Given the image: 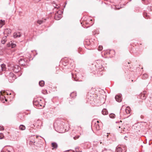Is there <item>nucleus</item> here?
I'll return each instance as SVG.
<instances>
[{
    "instance_id": "obj_35",
    "label": "nucleus",
    "mask_w": 152,
    "mask_h": 152,
    "mask_svg": "<svg viewBox=\"0 0 152 152\" xmlns=\"http://www.w3.org/2000/svg\"><path fill=\"white\" fill-rule=\"evenodd\" d=\"M4 137L3 134L2 133H0V139H3V137Z\"/></svg>"
},
{
    "instance_id": "obj_1",
    "label": "nucleus",
    "mask_w": 152,
    "mask_h": 152,
    "mask_svg": "<svg viewBox=\"0 0 152 152\" xmlns=\"http://www.w3.org/2000/svg\"><path fill=\"white\" fill-rule=\"evenodd\" d=\"M33 103L34 105L39 109H41L43 107H44L43 104L42 103V100L41 99H34Z\"/></svg>"
},
{
    "instance_id": "obj_8",
    "label": "nucleus",
    "mask_w": 152,
    "mask_h": 152,
    "mask_svg": "<svg viewBox=\"0 0 152 152\" xmlns=\"http://www.w3.org/2000/svg\"><path fill=\"white\" fill-rule=\"evenodd\" d=\"M11 31V30L10 28H6L4 29V33L5 36H7V37L10 34Z\"/></svg>"
},
{
    "instance_id": "obj_18",
    "label": "nucleus",
    "mask_w": 152,
    "mask_h": 152,
    "mask_svg": "<svg viewBox=\"0 0 152 152\" xmlns=\"http://www.w3.org/2000/svg\"><path fill=\"white\" fill-rule=\"evenodd\" d=\"M71 62L69 61L68 64H69L70 66H69V68H72L74 64V61H72V60L71 61Z\"/></svg>"
},
{
    "instance_id": "obj_46",
    "label": "nucleus",
    "mask_w": 152,
    "mask_h": 152,
    "mask_svg": "<svg viewBox=\"0 0 152 152\" xmlns=\"http://www.w3.org/2000/svg\"><path fill=\"white\" fill-rule=\"evenodd\" d=\"M99 122V121H97V124H98Z\"/></svg>"
},
{
    "instance_id": "obj_15",
    "label": "nucleus",
    "mask_w": 152,
    "mask_h": 152,
    "mask_svg": "<svg viewBox=\"0 0 152 152\" xmlns=\"http://www.w3.org/2000/svg\"><path fill=\"white\" fill-rule=\"evenodd\" d=\"M52 147L53 148V149H56L57 148L58 145L57 143L55 142H52L51 144Z\"/></svg>"
},
{
    "instance_id": "obj_31",
    "label": "nucleus",
    "mask_w": 152,
    "mask_h": 152,
    "mask_svg": "<svg viewBox=\"0 0 152 152\" xmlns=\"http://www.w3.org/2000/svg\"><path fill=\"white\" fill-rule=\"evenodd\" d=\"M43 22V21L42 20H38L37 21V23L39 24V25L42 24Z\"/></svg>"
},
{
    "instance_id": "obj_4",
    "label": "nucleus",
    "mask_w": 152,
    "mask_h": 152,
    "mask_svg": "<svg viewBox=\"0 0 152 152\" xmlns=\"http://www.w3.org/2000/svg\"><path fill=\"white\" fill-rule=\"evenodd\" d=\"M61 121L59 120H57L54 123V126L56 127L58 130H60L61 128H62V126L60 125Z\"/></svg>"
},
{
    "instance_id": "obj_37",
    "label": "nucleus",
    "mask_w": 152,
    "mask_h": 152,
    "mask_svg": "<svg viewBox=\"0 0 152 152\" xmlns=\"http://www.w3.org/2000/svg\"><path fill=\"white\" fill-rule=\"evenodd\" d=\"M4 130V127L2 126H0V131L3 130Z\"/></svg>"
},
{
    "instance_id": "obj_32",
    "label": "nucleus",
    "mask_w": 152,
    "mask_h": 152,
    "mask_svg": "<svg viewBox=\"0 0 152 152\" xmlns=\"http://www.w3.org/2000/svg\"><path fill=\"white\" fill-rule=\"evenodd\" d=\"M80 136L79 135H76V136L73 137V139L75 140H76V139H78L80 137Z\"/></svg>"
},
{
    "instance_id": "obj_27",
    "label": "nucleus",
    "mask_w": 152,
    "mask_h": 152,
    "mask_svg": "<svg viewBox=\"0 0 152 152\" xmlns=\"http://www.w3.org/2000/svg\"><path fill=\"white\" fill-rule=\"evenodd\" d=\"M115 115L113 113H111L109 115V116H110V118H115Z\"/></svg>"
},
{
    "instance_id": "obj_10",
    "label": "nucleus",
    "mask_w": 152,
    "mask_h": 152,
    "mask_svg": "<svg viewBox=\"0 0 152 152\" xmlns=\"http://www.w3.org/2000/svg\"><path fill=\"white\" fill-rule=\"evenodd\" d=\"M35 142V138L34 137H32L30 138V140L29 142H28L29 144L31 146L32 145H35L34 143Z\"/></svg>"
},
{
    "instance_id": "obj_3",
    "label": "nucleus",
    "mask_w": 152,
    "mask_h": 152,
    "mask_svg": "<svg viewBox=\"0 0 152 152\" xmlns=\"http://www.w3.org/2000/svg\"><path fill=\"white\" fill-rule=\"evenodd\" d=\"M16 78V76L12 73H10L9 74V77L8 80L9 81L10 83H12Z\"/></svg>"
},
{
    "instance_id": "obj_29",
    "label": "nucleus",
    "mask_w": 152,
    "mask_h": 152,
    "mask_svg": "<svg viewBox=\"0 0 152 152\" xmlns=\"http://www.w3.org/2000/svg\"><path fill=\"white\" fill-rule=\"evenodd\" d=\"M148 77V75L147 74H144L142 76V78L143 79H145L147 78Z\"/></svg>"
},
{
    "instance_id": "obj_33",
    "label": "nucleus",
    "mask_w": 152,
    "mask_h": 152,
    "mask_svg": "<svg viewBox=\"0 0 152 152\" xmlns=\"http://www.w3.org/2000/svg\"><path fill=\"white\" fill-rule=\"evenodd\" d=\"M103 48V47L102 46L99 45L98 48V50L99 51L101 50Z\"/></svg>"
},
{
    "instance_id": "obj_41",
    "label": "nucleus",
    "mask_w": 152,
    "mask_h": 152,
    "mask_svg": "<svg viewBox=\"0 0 152 152\" xmlns=\"http://www.w3.org/2000/svg\"><path fill=\"white\" fill-rule=\"evenodd\" d=\"M113 51V52H115L114 50H110V51H108V53L109 54H110V51Z\"/></svg>"
},
{
    "instance_id": "obj_24",
    "label": "nucleus",
    "mask_w": 152,
    "mask_h": 152,
    "mask_svg": "<svg viewBox=\"0 0 152 152\" xmlns=\"http://www.w3.org/2000/svg\"><path fill=\"white\" fill-rule=\"evenodd\" d=\"M142 3L145 4H147L150 3L149 0H142Z\"/></svg>"
},
{
    "instance_id": "obj_9",
    "label": "nucleus",
    "mask_w": 152,
    "mask_h": 152,
    "mask_svg": "<svg viewBox=\"0 0 152 152\" xmlns=\"http://www.w3.org/2000/svg\"><path fill=\"white\" fill-rule=\"evenodd\" d=\"M14 42H12V41L9 42L7 44V46L8 47H11L12 48L15 47L16 45L15 43H14Z\"/></svg>"
},
{
    "instance_id": "obj_21",
    "label": "nucleus",
    "mask_w": 152,
    "mask_h": 152,
    "mask_svg": "<svg viewBox=\"0 0 152 152\" xmlns=\"http://www.w3.org/2000/svg\"><path fill=\"white\" fill-rule=\"evenodd\" d=\"M2 68V71H5L6 69V65L4 64H2L0 65Z\"/></svg>"
},
{
    "instance_id": "obj_49",
    "label": "nucleus",
    "mask_w": 152,
    "mask_h": 152,
    "mask_svg": "<svg viewBox=\"0 0 152 152\" xmlns=\"http://www.w3.org/2000/svg\"><path fill=\"white\" fill-rule=\"evenodd\" d=\"M128 64H129V62H128Z\"/></svg>"
},
{
    "instance_id": "obj_12",
    "label": "nucleus",
    "mask_w": 152,
    "mask_h": 152,
    "mask_svg": "<svg viewBox=\"0 0 152 152\" xmlns=\"http://www.w3.org/2000/svg\"><path fill=\"white\" fill-rule=\"evenodd\" d=\"M70 97L72 99H74L76 96V93L75 92L71 93L70 95Z\"/></svg>"
},
{
    "instance_id": "obj_47",
    "label": "nucleus",
    "mask_w": 152,
    "mask_h": 152,
    "mask_svg": "<svg viewBox=\"0 0 152 152\" xmlns=\"http://www.w3.org/2000/svg\"><path fill=\"white\" fill-rule=\"evenodd\" d=\"M5 101H7V100L6 99H5Z\"/></svg>"
},
{
    "instance_id": "obj_20",
    "label": "nucleus",
    "mask_w": 152,
    "mask_h": 152,
    "mask_svg": "<svg viewBox=\"0 0 152 152\" xmlns=\"http://www.w3.org/2000/svg\"><path fill=\"white\" fill-rule=\"evenodd\" d=\"M102 112L103 115H106L108 114V112L106 109H103L102 110Z\"/></svg>"
},
{
    "instance_id": "obj_7",
    "label": "nucleus",
    "mask_w": 152,
    "mask_h": 152,
    "mask_svg": "<svg viewBox=\"0 0 152 152\" xmlns=\"http://www.w3.org/2000/svg\"><path fill=\"white\" fill-rule=\"evenodd\" d=\"M116 100L118 102H121L122 100V95L121 94L116 95L115 97Z\"/></svg>"
},
{
    "instance_id": "obj_22",
    "label": "nucleus",
    "mask_w": 152,
    "mask_h": 152,
    "mask_svg": "<svg viewBox=\"0 0 152 152\" xmlns=\"http://www.w3.org/2000/svg\"><path fill=\"white\" fill-rule=\"evenodd\" d=\"M94 126L97 130H99L100 129V126L98 124L95 123Z\"/></svg>"
},
{
    "instance_id": "obj_42",
    "label": "nucleus",
    "mask_w": 152,
    "mask_h": 152,
    "mask_svg": "<svg viewBox=\"0 0 152 152\" xmlns=\"http://www.w3.org/2000/svg\"><path fill=\"white\" fill-rule=\"evenodd\" d=\"M70 151H71L69 152V151L68 152H75V151L73 150H70ZM67 151H68V150Z\"/></svg>"
},
{
    "instance_id": "obj_40",
    "label": "nucleus",
    "mask_w": 152,
    "mask_h": 152,
    "mask_svg": "<svg viewBox=\"0 0 152 152\" xmlns=\"http://www.w3.org/2000/svg\"><path fill=\"white\" fill-rule=\"evenodd\" d=\"M122 122V121L121 120L120 121H116V123H121Z\"/></svg>"
},
{
    "instance_id": "obj_19",
    "label": "nucleus",
    "mask_w": 152,
    "mask_h": 152,
    "mask_svg": "<svg viewBox=\"0 0 152 152\" xmlns=\"http://www.w3.org/2000/svg\"><path fill=\"white\" fill-rule=\"evenodd\" d=\"M45 84V82L42 80H41L39 82V85L40 86L43 87Z\"/></svg>"
},
{
    "instance_id": "obj_43",
    "label": "nucleus",
    "mask_w": 152,
    "mask_h": 152,
    "mask_svg": "<svg viewBox=\"0 0 152 152\" xmlns=\"http://www.w3.org/2000/svg\"><path fill=\"white\" fill-rule=\"evenodd\" d=\"M140 117L141 118L143 119L144 118V116L143 115H141L140 116Z\"/></svg>"
},
{
    "instance_id": "obj_14",
    "label": "nucleus",
    "mask_w": 152,
    "mask_h": 152,
    "mask_svg": "<svg viewBox=\"0 0 152 152\" xmlns=\"http://www.w3.org/2000/svg\"><path fill=\"white\" fill-rule=\"evenodd\" d=\"M143 16L146 19H148L150 18V16L148 14L145 12H143Z\"/></svg>"
},
{
    "instance_id": "obj_17",
    "label": "nucleus",
    "mask_w": 152,
    "mask_h": 152,
    "mask_svg": "<svg viewBox=\"0 0 152 152\" xmlns=\"http://www.w3.org/2000/svg\"><path fill=\"white\" fill-rule=\"evenodd\" d=\"M116 150L117 152H125V151H124L122 148L119 147H116Z\"/></svg>"
},
{
    "instance_id": "obj_50",
    "label": "nucleus",
    "mask_w": 152,
    "mask_h": 152,
    "mask_svg": "<svg viewBox=\"0 0 152 152\" xmlns=\"http://www.w3.org/2000/svg\"><path fill=\"white\" fill-rule=\"evenodd\" d=\"M46 20V19H44V20Z\"/></svg>"
},
{
    "instance_id": "obj_39",
    "label": "nucleus",
    "mask_w": 152,
    "mask_h": 152,
    "mask_svg": "<svg viewBox=\"0 0 152 152\" xmlns=\"http://www.w3.org/2000/svg\"><path fill=\"white\" fill-rule=\"evenodd\" d=\"M36 3H37L39 1H40L41 0H33Z\"/></svg>"
},
{
    "instance_id": "obj_2",
    "label": "nucleus",
    "mask_w": 152,
    "mask_h": 152,
    "mask_svg": "<svg viewBox=\"0 0 152 152\" xmlns=\"http://www.w3.org/2000/svg\"><path fill=\"white\" fill-rule=\"evenodd\" d=\"M12 68L13 71L14 72L17 73L19 72V73H20V74L19 75V76H20L21 75L22 73L21 72H20L21 68L19 66L15 65L12 66Z\"/></svg>"
},
{
    "instance_id": "obj_13",
    "label": "nucleus",
    "mask_w": 152,
    "mask_h": 152,
    "mask_svg": "<svg viewBox=\"0 0 152 152\" xmlns=\"http://www.w3.org/2000/svg\"><path fill=\"white\" fill-rule=\"evenodd\" d=\"M7 36H4V37L2 38L1 40V42L2 44H4L5 43L7 40Z\"/></svg>"
},
{
    "instance_id": "obj_16",
    "label": "nucleus",
    "mask_w": 152,
    "mask_h": 152,
    "mask_svg": "<svg viewBox=\"0 0 152 152\" xmlns=\"http://www.w3.org/2000/svg\"><path fill=\"white\" fill-rule=\"evenodd\" d=\"M72 78L73 79V80L75 81H77L78 80V78H77V75H74L72 73Z\"/></svg>"
},
{
    "instance_id": "obj_5",
    "label": "nucleus",
    "mask_w": 152,
    "mask_h": 152,
    "mask_svg": "<svg viewBox=\"0 0 152 152\" xmlns=\"http://www.w3.org/2000/svg\"><path fill=\"white\" fill-rule=\"evenodd\" d=\"M147 96V92L146 91H144L143 92L141 93L139 96L140 98L142 100H145L146 99Z\"/></svg>"
},
{
    "instance_id": "obj_26",
    "label": "nucleus",
    "mask_w": 152,
    "mask_h": 152,
    "mask_svg": "<svg viewBox=\"0 0 152 152\" xmlns=\"http://www.w3.org/2000/svg\"><path fill=\"white\" fill-rule=\"evenodd\" d=\"M68 64V62L66 60L64 61H63V64L64 65L66 66Z\"/></svg>"
},
{
    "instance_id": "obj_30",
    "label": "nucleus",
    "mask_w": 152,
    "mask_h": 152,
    "mask_svg": "<svg viewBox=\"0 0 152 152\" xmlns=\"http://www.w3.org/2000/svg\"><path fill=\"white\" fill-rule=\"evenodd\" d=\"M75 150L76 152H82V150H79V148L78 147L75 148Z\"/></svg>"
},
{
    "instance_id": "obj_34",
    "label": "nucleus",
    "mask_w": 152,
    "mask_h": 152,
    "mask_svg": "<svg viewBox=\"0 0 152 152\" xmlns=\"http://www.w3.org/2000/svg\"><path fill=\"white\" fill-rule=\"evenodd\" d=\"M126 112L127 114H129L130 113V111L127 109H126Z\"/></svg>"
},
{
    "instance_id": "obj_48",
    "label": "nucleus",
    "mask_w": 152,
    "mask_h": 152,
    "mask_svg": "<svg viewBox=\"0 0 152 152\" xmlns=\"http://www.w3.org/2000/svg\"><path fill=\"white\" fill-rule=\"evenodd\" d=\"M38 136H36V138H37L38 137Z\"/></svg>"
},
{
    "instance_id": "obj_11",
    "label": "nucleus",
    "mask_w": 152,
    "mask_h": 152,
    "mask_svg": "<svg viewBox=\"0 0 152 152\" xmlns=\"http://www.w3.org/2000/svg\"><path fill=\"white\" fill-rule=\"evenodd\" d=\"M21 36V34L20 32H15L14 33L13 37L14 38L20 37Z\"/></svg>"
},
{
    "instance_id": "obj_44",
    "label": "nucleus",
    "mask_w": 152,
    "mask_h": 152,
    "mask_svg": "<svg viewBox=\"0 0 152 152\" xmlns=\"http://www.w3.org/2000/svg\"><path fill=\"white\" fill-rule=\"evenodd\" d=\"M78 128H79V130H80V129H81V127L80 126H79L78 127Z\"/></svg>"
},
{
    "instance_id": "obj_36",
    "label": "nucleus",
    "mask_w": 152,
    "mask_h": 152,
    "mask_svg": "<svg viewBox=\"0 0 152 152\" xmlns=\"http://www.w3.org/2000/svg\"><path fill=\"white\" fill-rule=\"evenodd\" d=\"M2 68L1 67V65H0V75L2 74Z\"/></svg>"
},
{
    "instance_id": "obj_45",
    "label": "nucleus",
    "mask_w": 152,
    "mask_h": 152,
    "mask_svg": "<svg viewBox=\"0 0 152 152\" xmlns=\"http://www.w3.org/2000/svg\"><path fill=\"white\" fill-rule=\"evenodd\" d=\"M121 125H120L119 126H118V128H121Z\"/></svg>"
},
{
    "instance_id": "obj_23",
    "label": "nucleus",
    "mask_w": 152,
    "mask_h": 152,
    "mask_svg": "<svg viewBox=\"0 0 152 152\" xmlns=\"http://www.w3.org/2000/svg\"><path fill=\"white\" fill-rule=\"evenodd\" d=\"M19 128L21 130H23L25 129L26 127L24 125H20L19 126Z\"/></svg>"
},
{
    "instance_id": "obj_6",
    "label": "nucleus",
    "mask_w": 152,
    "mask_h": 152,
    "mask_svg": "<svg viewBox=\"0 0 152 152\" xmlns=\"http://www.w3.org/2000/svg\"><path fill=\"white\" fill-rule=\"evenodd\" d=\"M27 60L23 58H20L18 61L19 64L20 65L22 66H25L26 64Z\"/></svg>"
},
{
    "instance_id": "obj_38",
    "label": "nucleus",
    "mask_w": 152,
    "mask_h": 152,
    "mask_svg": "<svg viewBox=\"0 0 152 152\" xmlns=\"http://www.w3.org/2000/svg\"><path fill=\"white\" fill-rule=\"evenodd\" d=\"M1 152H10V151L7 150L6 151L2 150L1 151Z\"/></svg>"
},
{
    "instance_id": "obj_25",
    "label": "nucleus",
    "mask_w": 152,
    "mask_h": 152,
    "mask_svg": "<svg viewBox=\"0 0 152 152\" xmlns=\"http://www.w3.org/2000/svg\"><path fill=\"white\" fill-rule=\"evenodd\" d=\"M51 4L53 5V7L54 8H57L56 6H57V4H56L55 2L54 1H53L51 2Z\"/></svg>"
},
{
    "instance_id": "obj_28",
    "label": "nucleus",
    "mask_w": 152,
    "mask_h": 152,
    "mask_svg": "<svg viewBox=\"0 0 152 152\" xmlns=\"http://www.w3.org/2000/svg\"><path fill=\"white\" fill-rule=\"evenodd\" d=\"M55 18L56 20H59L61 18V17L60 16H58V15H56L55 16Z\"/></svg>"
}]
</instances>
